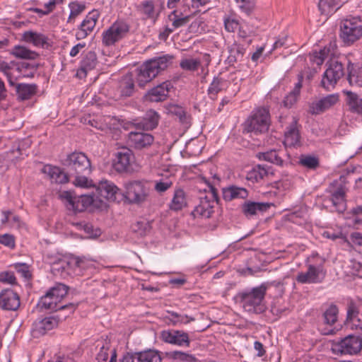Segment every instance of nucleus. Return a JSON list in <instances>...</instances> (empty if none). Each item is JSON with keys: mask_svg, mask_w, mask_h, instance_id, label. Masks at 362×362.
<instances>
[{"mask_svg": "<svg viewBox=\"0 0 362 362\" xmlns=\"http://www.w3.org/2000/svg\"><path fill=\"white\" fill-rule=\"evenodd\" d=\"M53 297L54 296L50 293L47 292L46 294L40 299L37 307L41 310L45 309L54 311L66 310L68 315L73 313L77 307L78 304L74 303L60 305L61 302H59V300H54Z\"/></svg>", "mask_w": 362, "mask_h": 362, "instance_id": "12", "label": "nucleus"}, {"mask_svg": "<svg viewBox=\"0 0 362 362\" xmlns=\"http://www.w3.org/2000/svg\"><path fill=\"white\" fill-rule=\"evenodd\" d=\"M67 315H57L56 316H51L45 317L42 320L36 321L34 322L33 327V334L35 336L38 335H44L47 333V332L52 330V329L57 327L59 321H62L63 319H65Z\"/></svg>", "mask_w": 362, "mask_h": 362, "instance_id": "15", "label": "nucleus"}, {"mask_svg": "<svg viewBox=\"0 0 362 362\" xmlns=\"http://www.w3.org/2000/svg\"><path fill=\"white\" fill-rule=\"evenodd\" d=\"M271 118L269 111L266 107H259L253 111L244 124L247 132L255 135L266 133L269 128Z\"/></svg>", "mask_w": 362, "mask_h": 362, "instance_id": "5", "label": "nucleus"}, {"mask_svg": "<svg viewBox=\"0 0 362 362\" xmlns=\"http://www.w3.org/2000/svg\"><path fill=\"white\" fill-rule=\"evenodd\" d=\"M124 196L130 204H141L149 196L150 187L146 180H129L124 184Z\"/></svg>", "mask_w": 362, "mask_h": 362, "instance_id": "6", "label": "nucleus"}, {"mask_svg": "<svg viewBox=\"0 0 362 362\" xmlns=\"http://www.w3.org/2000/svg\"><path fill=\"white\" fill-rule=\"evenodd\" d=\"M15 269L22 275L25 279H28L31 276L29 272L28 265L25 263H16L13 265Z\"/></svg>", "mask_w": 362, "mask_h": 362, "instance_id": "58", "label": "nucleus"}, {"mask_svg": "<svg viewBox=\"0 0 362 362\" xmlns=\"http://www.w3.org/2000/svg\"><path fill=\"white\" fill-rule=\"evenodd\" d=\"M267 286L262 284L253 288L251 291L237 293L235 300L242 304L245 311L254 313H260L264 311L262 303L264 298Z\"/></svg>", "mask_w": 362, "mask_h": 362, "instance_id": "4", "label": "nucleus"}, {"mask_svg": "<svg viewBox=\"0 0 362 362\" xmlns=\"http://www.w3.org/2000/svg\"><path fill=\"white\" fill-rule=\"evenodd\" d=\"M219 203V197L217 189L211 185H209L208 194L204 197H200L199 204L192 211L194 218H210L214 213V203Z\"/></svg>", "mask_w": 362, "mask_h": 362, "instance_id": "7", "label": "nucleus"}, {"mask_svg": "<svg viewBox=\"0 0 362 362\" xmlns=\"http://www.w3.org/2000/svg\"><path fill=\"white\" fill-rule=\"evenodd\" d=\"M97 55L95 52L89 51L83 57L81 62L80 69L77 71V75L81 74L86 76L88 71L94 69L98 64Z\"/></svg>", "mask_w": 362, "mask_h": 362, "instance_id": "28", "label": "nucleus"}, {"mask_svg": "<svg viewBox=\"0 0 362 362\" xmlns=\"http://www.w3.org/2000/svg\"><path fill=\"white\" fill-rule=\"evenodd\" d=\"M318 8L321 14L327 16L337 11L339 7L334 9L332 8L331 2H329V0H320L318 3Z\"/></svg>", "mask_w": 362, "mask_h": 362, "instance_id": "54", "label": "nucleus"}, {"mask_svg": "<svg viewBox=\"0 0 362 362\" xmlns=\"http://www.w3.org/2000/svg\"><path fill=\"white\" fill-rule=\"evenodd\" d=\"M171 316L174 317V320H172L173 324L175 325L178 322L187 324L191 321H194V318L189 317L187 315H180L177 313H171Z\"/></svg>", "mask_w": 362, "mask_h": 362, "instance_id": "60", "label": "nucleus"}, {"mask_svg": "<svg viewBox=\"0 0 362 362\" xmlns=\"http://www.w3.org/2000/svg\"><path fill=\"white\" fill-rule=\"evenodd\" d=\"M358 306L354 301H351L348 304L346 321L354 322V321L358 319Z\"/></svg>", "mask_w": 362, "mask_h": 362, "instance_id": "49", "label": "nucleus"}, {"mask_svg": "<svg viewBox=\"0 0 362 362\" xmlns=\"http://www.w3.org/2000/svg\"><path fill=\"white\" fill-rule=\"evenodd\" d=\"M362 37V25L355 19L344 20L340 23V37L344 44H354Z\"/></svg>", "mask_w": 362, "mask_h": 362, "instance_id": "9", "label": "nucleus"}, {"mask_svg": "<svg viewBox=\"0 0 362 362\" xmlns=\"http://www.w3.org/2000/svg\"><path fill=\"white\" fill-rule=\"evenodd\" d=\"M362 349V338L349 334L339 341H333L332 351L340 355H356Z\"/></svg>", "mask_w": 362, "mask_h": 362, "instance_id": "8", "label": "nucleus"}, {"mask_svg": "<svg viewBox=\"0 0 362 362\" xmlns=\"http://www.w3.org/2000/svg\"><path fill=\"white\" fill-rule=\"evenodd\" d=\"M119 189L112 182L107 180H102L98 183L96 188V197L100 200L115 202L117 199L116 194Z\"/></svg>", "mask_w": 362, "mask_h": 362, "instance_id": "20", "label": "nucleus"}, {"mask_svg": "<svg viewBox=\"0 0 362 362\" xmlns=\"http://www.w3.org/2000/svg\"><path fill=\"white\" fill-rule=\"evenodd\" d=\"M300 138L297 122L293 121L285 132V143L290 146H294L300 143Z\"/></svg>", "mask_w": 362, "mask_h": 362, "instance_id": "38", "label": "nucleus"}, {"mask_svg": "<svg viewBox=\"0 0 362 362\" xmlns=\"http://www.w3.org/2000/svg\"><path fill=\"white\" fill-rule=\"evenodd\" d=\"M344 74L342 64L337 61L331 62L322 76L320 86L325 90H331L335 87V85Z\"/></svg>", "mask_w": 362, "mask_h": 362, "instance_id": "10", "label": "nucleus"}, {"mask_svg": "<svg viewBox=\"0 0 362 362\" xmlns=\"http://www.w3.org/2000/svg\"><path fill=\"white\" fill-rule=\"evenodd\" d=\"M189 21V16H185L180 18H176L173 21L172 26L175 30L176 28L185 25Z\"/></svg>", "mask_w": 362, "mask_h": 362, "instance_id": "64", "label": "nucleus"}, {"mask_svg": "<svg viewBox=\"0 0 362 362\" xmlns=\"http://www.w3.org/2000/svg\"><path fill=\"white\" fill-rule=\"evenodd\" d=\"M134 156L131 149L124 146L120 148L116 153V160L114 163L115 170L119 173L127 170Z\"/></svg>", "mask_w": 362, "mask_h": 362, "instance_id": "24", "label": "nucleus"}, {"mask_svg": "<svg viewBox=\"0 0 362 362\" xmlns=\"http://www.w3.org/2000/svg\"><path fill=\"white\" fill-rule=\"evenodd\" d=\"M136 11L143 16L144 20L150 19L155 22L158 14L156 13L153 1H144L136 6Z\"/></svg>", "mask_w": 362, "mask_h": 362, "instance_id": "30", "label": "nucleus"}, {"mask_svg": "<svg viewBox=\"0 0 362 362\" xmlns=\"http://www.w3.org/2000/svg\"><path fill=\"white\" fill-rule=\"evenodd\" d=\"M16 58L33 60L39 57V54L25 47L16 45L11 52Z\"/></svg>", "mask_w": 362, "mask_h": 362, "instance_id": "39", "label": "nucleus"}, {"mask_svg": "<svg viewBox=\"0 0 362 362\" xmlns=\"http://www.w3.org/2000/svg\"><path fill=\"white\" fill-rule=\"evenodd\" d=\"M225 28L228 32H234L239 25L238 21L235 19L226 18L224 20Z\"/></svg>", "mask_w": 362, "mask_h": 362, "instance_id": "61", "label": "nucleus"}, {"mask_svg": "<svg viewBox=\"0 0 362 362\" xmlns=\"http://www.w3.org/2000/svg\"><path fill=\"white\" fill-rule=\"evenodd\" d=\"M154 137L148 133L141 132H131L128 134V144L135 149L142 150L152 145Z\"/></svg>", "mask_w": 362, "mask_h": 362, "instance_id": "17", "label": "nucleus"}, {"mask_svg": "<svg viewBox=\"0 0 362 362\" xmlns=\"http://www.w3.org/2000/svg\"><path fill=\"white\" fill-rule=\"evenodd\" d=\"M240 3V8L247 14H250L255 8L254 0H235Z\"/></svg>", "mask_w": 362, "mask_h": 362, "instance_id": "57", "label": "nucleus"}, {"mask_svg": "<svg viewBox=\"0 0 362 362\" xmlns=\"http://www.w3.org/2000/svg\"><path fill=\"white\" fill-rule=\"evenodd\" d=\"M224 80L219 77H215L210 84L208 93L211 98L216 97V95L223 89Z\"/></svg>", "mask_w": 362, "mask_h": 362, "instance_id": "48", "label": "nucleus"}, {"mask_svg": "<svg viewBox=\"0 0 362 362\" xmlns=\"http://www.w3.org/2000/svg\"><path fill=\"white\" fill-rule=\"evenodd\" d=\"M82 261L79 258H76L72 261H67L61 259L57 262H54L52 267V270L54 273H59L63 275L64 273L67 274H71V268L76 267H80Z\"/></svg>", "mask_w": 362, "mask_h": 362, "instance_id": "31", "label": "nucleus"}, {"mask_svg": "<svg viewBox=\"0 0 362 362\" xmlns=\"http://www.w3.org/2000/svg\"><path fill=\"white\" fill-rule=\"evenodd\" d=\"M13 86L16 87L18 99L21 100L30 99L37 91V86L35 84L15 83Z\"/></svg>", "mask_w": 362, "mask_h": 362, "instance_id": "35", "label": "nucleus"}, {"mask_svg": "<svg viewBox=\"0 0 362 362\" xmlns=\"http://www.w3.org/2000/svg\"><path fill=\"white\" fill-rule=\"evenodd\" d=\"M346 191L340 186L332 194V202L339 213H344L346 209Z\"/></svg>", "mask_w": 362, "mask_h": 362, "instance_id": "34", "label": "nucleus"}, {"mask_svg": "<svg viewBox=\"0 0 362 362\" xmlns=\"http://www.w3.org/2000/svg\"><path fill=\"white\" fill-rule=\"evenodd\" d=\"M23 40L27 42H31L37 47H43L47 43V38L42 34L33 31L25 32L23 34Z\"/></svg>", "mask_w": 362, "mask_h": 362, "instance_id": "40", "label": "nucleus"}, {"mask_svg": "<svg viewBox=\"0 0 362 362\" xmlns=\"http://www.w3.org/2000/svg\"><path fill=\"white\" fill-rule=\"evenodd\" d=\"M338 101L339 95L337 93L328 95L316 102H313L310 106V112L313 115L323 112L333 107Z\"/></svg>", "mask_w": 362, "mask_h": 362, "instance_id": "22", "label": "nucleus"}, {"mask_svg": "<svg viewBox=\"0 0 362 362\" xmlns=\"http://www.w3.org/2000/svg\"><path fill=\"white\" fill-rule=\"evenodd\" d=\"M167 110L169 114L176 116L185 127L189 126L190 117L187 115L186 111L182 107L175 104H170L167 106Z\"/></svg>", "mask_w": 362, "mask_h": 362, "instance_id": "36", "label": "nucleus"}, {"mask_svg": "<svg viewBox=\"0 0 362 362\" xmlns=\"http://www.w3.org/2000/svg\"><path fill=\"white\" fill-rule=\"evenodd\" d=\"M173 185L172 181L166 179L157 181L155 184L154 189L158 193H163L167 191Z\"/></svg>", "mask_w": 362, "mask_h": 362, "instance_id": "55", "label": "nucleus"}, {"mask_svg": "<svg viewBox=\"0 0 362 362\" xmlns=\"http://www.w3.org/2000/svg\"><path fill=\"white\" fill-rule=\"evenodd\" d=\"M248 191L242 187L230 185L222 189V197L226 202L236 199H245L248 197Z\"/></svg>", "mask_w": 362, "mask_h": 362, "instance_id": "25", "label": "nucleus"}, {"mask_svg": "<svg viewBox=\"0 0 362 362\" xmlns=\"http://www.w3.org/2000/svg\"><path fill=\"white\" fill-rule=\"evenodd\" d=\"M321 272L320 268L313 265H309L306 272H300L296 276L298 282L301 284H315L320 282L319 275Z\"/></svg>", "mask_w": 362, "mask_h": 362, "instance_id": "29", "label": "nucleus"}, {"mask_svg": "<svg viewBox=\"0 0 362 362\" xmlns=\"http://www.w3.org/2000/svg\"><path fill=\"white\" fill-rule=\"evenodd\" d=\"M98 17L99 13L98 11L90 12L79 25L76 33V38L78 40H83L89 35L93 31Z\"/></svg>", "mask_w": 362, "mask_h": 362, "instance_id": "19", "label": "nucleus"}, {"mask_svg": "<svg viewBox=\"0 0 362 362\" xmlns=\"http://www.w3.org/2000/svg\"><path fill=\"white\" fill-rule=\"evenodd\" d=\"M18 293L11 289H6L0 293V308L5 310H16L20 306Z\"/></svg>", "mask_w": 362, "mask_h": 362, "instance_id": "21", "label": "nucleus"}, {"mask_svg": "<svg viewBox=\"0 0 362 362\" xmlns=\"http://www.w3.org/2000/svg\"><path fill=\"white\" fill-rule=\"evenodd\" d=\"M95 349L98 352L97 353L95 360L97 362H105L109 356V351H111V342L110 340L106 337L105 339L101 338L95 341Z\"/></svg>", "mask_w": 362, "mask_h": 362, "instance_id": "33", "label": "nucleus"}, {"mask_svg": "<svg viewBox=\"0 0 362 362\" xmlns=\"http://www.w3.org/2000/svg\"><path fill=\"white\" fill-rule=\"evenodd\" d=\"M151 223L146 221H138L133 228L135 232L138 233L141 236L146 235L151 231Z\"/></svg>", "mask_w": 362, "mask_h": 362, "instance_id": "53", "label": "nucleus"}, {"mask_svg": "<svg viewBox=\"0 0 362 362\" xmlns=\"http://www.w3.org/2000/svg\"><path fill=\"white\" fill-rule=\"evenodd\" d=\"M336 47V45H332L331 43L328 47H325L323 49H320L319 52H315L313 56V62L316 63L317 65H321L325 59L327 57L329 54L333 55L334 49Z\"/></svg>", "mask_w": 362, "mask_h": 362, "instance_id": "43", "label": "nucleus"}, {"mask_svg": "<svg viewBox=\"0 0 362 362\" xmlns=\"http://www.w3.org/2000/svg\"><path fill=\"white\" fill-rule=\"evenodd\" d=\"M298 163L302 166L311 170H315L319 166V159L310 155H301Z\"/></svg>", "mask_w": 362, "mask_h": 362, "instance_id": "46", "label": "nucleus"}, {"mask_svg": "<svg viewBox=\"0 0 362 362\" xmlns=\"http://www.w3.org/2000/svg\"><path fill=\"white\" fill-rule=\"evenodd\" d=\"M338 313L339 310L337 305H330L323 313L324 323L329 326L334 325L337 321Z\"/></svg>", "mask_w": 362, "mask_h": 362, "instance_id": "41", "label": "nucleus"}, {"mask_svg": "<svg viewBox=\"0 0 362 362\" xmlns=\"http://www.w3.org/2000/svg\"><path fill=\"white\" fill-rule=\"evenodd\" d=\"M162 359L159 353L154 350L127 354L121 362H161Z\"/></svg>", "mask_w": 362, "mask_h": 362, "instance_id": "18", "label": "nucleus"}, {"mask_svg": "<svg viewBox=\"0 0 362 362\" xmlns=\"http://www.w3.org/2000/svg\"><path fill=\"white\" fill-rule=\"evenodd\" d=\"M170 358L175 359V360H180L182 361H187V362H195L196 358L194 356L191 354H188L185 352L182 351H172L168 354H167Z\"/></svg>", "mask_w": 362, "mask_h": 362, "instance_id": "50", "label": "nucleus"}, {"mask_svg": "<svg viewBox=\"0 0 362 362\" xmlns=\"http://www.w3.org/2000/svg\"><path fill=\"white\" fill-rule=\"evenodd\" d=\"M0 243L9 247H13L15 246L14 238L9 234L0 235Z\"/></svg>", "mask_w": 362, "mask_h": 362, "instance_id": "62", "label": "nucleus"}, {"mask_svg": "<svg viewBox=\"0 0 362 362\" xmlns=\"http://www.w3.org/2000/svg\"><path fill=\"white\" fill-rule=\"evenodd\" d=\"M71 8L70 15L68 19V22H70L72 19H74L78 15H80L86 8L84 4H79L77 2H71L69 4Z\"/></svg>", "mask_w": 362, "mask_h": 362, "instance_id": "52", "label": "nucleus"}, {"mask_svg": "<svg viewBox=\"0 0 362 362\" xmlns=\"http://www.w3.org/2000/svg\"><path fill=\"white\" fill-rule=\"evenodd\" d=\"M83 229L91 238H96L101 233V231L99 228L94 229L93 226L90 223L85 224Z\"/></svg>", "mask_w": 362, "mask_h": 362, "instance_id": "63", "label": "nucleus"}, {"mask_svg": "<svg viewBox=\"0 0 362 362\" xmlns=\"http://www.w3.org/2000/svg\"><path fill=\"white\" fill-rule=\"evenodd\" d=\"M64 170L74 178L72 183L80 187H88L87 176L91 173L90 161L82 152L74 151L66 156L62 161Z\"/></svg>", "mask_w": 362, "mask_h": 362, "instance_id": "1", "label": "nucleus"}, {"mask_svg": "<svg viewBox=\"0 0 362 362\" xmlns=\"http://www.w3.org/2000/svg\"><path fill=\"white\" fill-rule=\"evenodd\" d=\"M298 95L293 93L290 92L284 99L283 105L285 107L290 108L295 104L297 101Z\"/></svg>", "mask_w": 362, "mask_h": 362, "instance_id": "59", "label": "nucleus"}, {"mask_svg": "<svg viewBox=\"0 0 362 362\" xmlns=\"http://www.w3.org/2000/svg\"><path fill=\"white\" fill-rule=\"evenodd\" d=\"M69 287L63 284H57L52 288H51L47 292L50 293L54 300H61L66 296L68 293Z\"/></svg>", "mask_w": 362, "mask_h": 362, "instance_id": "44", "label": "nucleus"}, {"mask_svg": "<svg viewBox=\"0 0 362 362\" xmlns=\"http://www.w3.org/2000/svg\"><path fill=\"white\" fill-rule=\"evenodd\" d=\"M42 172L49 176L52 182L57 184L67 183L72 178L64 168L61 169L59 167L47 165L43 168Z\"/></svg>", "mask_w": 362, "mask_h": 362, "instance_id": "23", "label": "nucleus"}, {"mask_svg": "<svg viewBox=\"0 0 362 362\" xmlns=\"http://www.w3.org/2000/svg\"><path fill=\"white\" fill-rule=\"evenodd\" d=\"M158 119V114L153 110H149L142 119L137 122L136 126L144 130H151L157 127Z\"/></svg>", "mask_w": 362, "mask_h": 362, "instance_id": "32", "label": "nucleus"}, {"mask_svg": "<svg viewBox=\"0 0 362 362\" xmlns=\"http://www.w3.org/2000/svg\"><path fill=\"white\" fill-rule=\"evenodd\" d=\"M257 157L260 160H266L272 163L283 165L284 160L279 156L278 152L276 150H271L264 153H259Z\"/></svg>", "mask_w": 362, "mask_h": 362, "instance_id": "42", "label": "nucleus"}, {"mask_svg": "<svg viewBox=\"0 0 362 362\" xmlns=\"http://www.w3.org/2000/svg\"><path fill=\"white\" fill-rule=\"evenodd\" d=\"M180 66L183 70L194 71L201 66V61L199 59H184L180 62Z\"/></svg>", "mask_w": 362, "mask_h": 362, "instance_id": "47", "label": "nucleus"}, {"mask_svg": "<svg viewBox=\"0 0 362 362\" xmlns=\"http://www.w3.org/2000/svg\"><path fill=\"white\" fill-rule=\"evenodd\" d=\"M272 204L268 202H255L247 201L245 202L242 206V211L243 214L247 216H252L257 215L258 212H264L267 211Z\"/></svg>", "mask_w": 362, "mask_h": 362, "instance_id": "26", "label": "nucleus"}, {"mask_svg": "<svg viewBox=\"0 0 362 362\" xmlns=\"http://www.w3.org/2000/svg\"><path fill=\"white\" fill-rule=\"evenodd\" d=\"M187 205L185 193L182 189H177L174 192V195L169 205L171 210L177 211L182 209Z\"/></svg>", "mask_w": 362, "mask_h": 362, "instance_id": "37", "label": "nucleus"}, {"mask_svg": "<svg viewBox=\"0 0 362 362\" xmlns=\"http://www.w3.org/2000/svg\"><path fill=\"white\" fill-rule=\"evenodd\" d=\"M271 168L266 165H257L250 173V179H255L257 182L262 180L269 173Z\"/></svg>", "mask_w": 362, "mask_h": 362, "instance_id": "45", "label": "nucleus"}, {"mask_svg": "<svg viewBox=\"0 0 362 362\" xmlns=\"http://www.w3.org/2000/svg\"><path fill=\"white\" fill-rule=\"evenodd\" d=\"M350 85H356L362 87V66L354 71L350 72L348 76Z\"/></svg>", "mask_w": 362, "mask_h": 362, "instance_id": "51", "label": "nucleus"}, {"mask_svg": "<svg viewBox=\"0 0 362 362\" xmlns=\"http://www.w3.org/2000/svg\"><path fill=\"white\" fill-rule=\"evenodd\" d=\"M160 338L166 343L180 346H189L190 344L188 334L182 330H163L160 333Z\"/></svg>", "mask_w": 362, "mask_h": 362, "instance_id": "14", "label": "nucleus"}, {"mask_svg": "<svg viewBox=\"0 0 362 362\" xmlns=\"http://www.w3.org/2000/svg\"><path fill=\"white\" fill-rule=\"evenodd\" d=\"M345 95V103L349 107V110L353 113H362V98L354 92L351 90H343Z\"/></svg>", "mask_w": 362, "mask_h": 362, "instance_id": "27", "label": "nucleus"}, {"mask_svg": "<svg viewBox=\"0 0 362 362\" xmlns=\"http://www.w3.org/2000/svg\"><path fill=\"white\" fill-rule=\"evenodd\" d=\"M135 92V84L133 75L127 74L123 76L118 82L115 90V97L117 100L125 99L131 97Z\"/></svg>", "mask_w": 362, "mask_h": 362, "instance_id": "16", "label": "nucleus"}, {"mask_svg": "<svg viewBox=\"0 0 362 362\" xmlns=\"http://www.w3.org/2000/svg\"><path fill=\"white\" fill-rule=\"evenodd\" d=\"M173 58V55L165 54L151 59L144 62L137 69L136 80L139 86L144 87L161 71L166 69L172 64Z\"/></svg>", "mask_w": 362, "mask_h": 362, "instance_id": "2", "label": "nucleus"}, {"mask_svg": "<svg viewBox=\"0 0 362 362\" xmlns=\"http://www.w3.org/2000/svg\"><path fill=\"white\" fill-rule=\"evenodd\" d=\"M172 88L171 82L165 81L148 90L144 95V100L148 102H163L168 98Z\"/></svg>", "mask_w": 362, "mask_h": 362, "instance_id": "13", "label": "nucleus"}, {"mask_svg": "<svg viewBox=\"0 0 362 362\" xmlns=\"http://www.w3.org/2000/svg\"><path fill=\"white\" fill-rule=\"evenodd\" d=\"M59 198L64 202L68 210L74 213L82 212L88 206H93L97 208H105L107 203L104 200H100L91 195L83 194L74 196L69 191H63L59 194Z\"/></svg>", "mask_w": 362, "mask_h": 362, "instance_id": "3", "label": "nucleus"}, {"mask_svg": "<svg viewBox=\"0 0 362 362\" xmlns=\"http://www.w3.org/2000/svg\"><path fill=\"white\" fill-rule=\"evenodd\" d=\"M129 25L123 22L119 21L113 23L103 35V43L105 46L114 45L122 39L129 32Z\"/></svg>", "mask_w": 362, "mask_h": 362, "instance_id": "11", "label": "nucleus"}, {"mask_svg": "<svg viewBox=\"0 0 362 362\" xmlns=\"http://www.w3.org/2000/svg\"><path fill=\"white\" fill-rule=\"evenodd\" d=\"M11 66L7 62L0 60V71L3 72L7 77L10 86H14L15 82L12 80V76L10 73Z\"/></svg>", "mask_w": 362, "mask_h": 362, "instance_id": "56", "label": "nucleus"}]
</instances>
